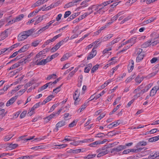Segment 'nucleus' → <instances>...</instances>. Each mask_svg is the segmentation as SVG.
<instances>
[{
    "label": "nucleus",
    "mask_w": 159,
    "mask_h": 159,
    "mask_svg": "<svg viewBox=\"0 0 159 159\" xmlns=\"http://www.w3.org/2000/svg\"><path fill=\"white\" fill-rule=\"evenodd\" d=\"M106 113L104 112L102 113L100 116L97 118V119L98 120H99L101 119L102 118H103L105 115Z\"/></svg>",
    "instance_id": "13d9d810"
},
{
    "label": "nucleus",
    "mask_w": 159,
    "mask_h": 159,
    "mask_svg": "<svg viewBox=\"0 0 159 159\" xmlns=\"http://www.w3.org/2000/svg\"><path fill=\"white\" fill-rule=\"evenodd\" d=\"M98 144H100V143H99V141H96L95 142L89 144V145L90 147H96V146Z\"/></svg>",
    "instance_id": "473e14b6"
},
{
    "label": "nucleus",
    "mask_w": 159,
    "mask_h": 159,
    "mask_svg": "<svg viewBox=\"0 0 159 159\" xmlns=\"http://www.w3.org/2000/svg\"><path fill=\"white\" fill-rule=\"evenodd\" d=\"M71 14V12L70 11H67L65 12L64 15V18H66L68 17Z\"/></svg>",
    "instance_id": "de8ad7c7"
},
{
    "label": "nucleus",
    "mask_w": 159,
    "mask_h": 159,
    "mask_svg": "<svg viewBox=\"0 0 159 159\" xmlns=\"http://www.w3.org/2000/svg\"><path fill=\"white\" fill-rule=\"evenodd\" d=\"M56 116V113H55L54 112H53L52 114L46 117V119H47L48 120H46V122H48L49 120H50L53 118L55 116Z\"/></svg>",
    "instance_id": "6ab92c4d"
},
{
    "label": "nucleus",
    "mask_w": 159,
    "mask_h": 159,
    "mask_svg": "<svg viewBox=\"0 0 159 159\" xmlns=\"http://www.w3.org/2000/svg\"><path fill=\"white\" fill-rule=\"evenodd\" d=\"M80 95V93L79 92V90L77 89L75 91L74 95H73V99H78Z\"/></svg>",
    "instance_id": "5701e85b"
},
{
    "label": "nucleus",
    "mask_w": 159,
    "mask_h": 159,
    "mask_svg": "<svg viewBox=\"0 0 159 159\" xmlns=\"http://www.w3.org/2000/svg\"><path fill=\"white\" fill-rule=\"evenodd\" d=\"M20 44V43H17L11 46L10 47V50H12L13 49L18 46Z\"/></svg>",
    "instance_id": "8fccbe9b"
},
{
    "label": "nucleus",
    "mask_w": 159,
    "mask_h": 159,
    "mask_svg": "<svg viewBox=\"0 0 159 159\" xmlns=\"http://www.w3.org/2000/svg\"><path fill=\"white\" fill-rule=\"evenodd\" d=\"M158 90H157V86L154 87L150 91V96H154Z\"/></svg>",
    "instance_id": "f8f14e48"
},
{
    "label": "nucleus",
    "mask_w": 159,
    "mask_h": 159,
    "mask_svg": "<svg viewBox=\"0 0 159 159\" xmlns=\"http://www.w3.org/2000/svg\"><path fill=\"white\" fill-rule=\"evenodd\" d=\"M49 83H47L43 86H42L41 88H40L38 90V92H40L42 90L47 89L48 87L49 86Z\"/></svg>",
    "instance_id": "2eb2a0df"
},
{
    "label": "nucleus",
    "mask_w": 159,
    "mask_h": 159,
    "mask_svg": "<svg viewBox=\"0 0 159 159\" xmlns=\"http://www.w3.org/2000/svg\"><path fill=\"white\" fill-rule=\"evenodd\" d=\"M25 60L22 59L20 60L18 62L14 64L12 66L13 69H14L19 66L20 65H23L24 64L26 63L25 61Z\"/></svg>",
    "instance_id": "20e7f679"
},
{
    "label": "nucleus",
    "mask_w": 159,
    "mask_h": 159,
    "mask_svg": "<svg viewBox=\"0 0 159 159\" xmlns=\"http://www.w3.org/2000/svg\"><path fill=\"white\" fill-rule=\"evenodd\" d=\"M143 77L140 78L139 75H138L135 79V80L136 83H138V84H140L143 80Z\"/></svg>",
    "instance_id": "b1692460"
},
{
    "label": "nucleus",
    "mask_w": 159,
    "mask_h": 159,
    "mask_svg": "<svg viewBox=\"0 0 159 159\" xmlns=\"http://www.w3.org/2000/svg\"><path fill=\"white\" fill-rule=\"evenodd\" d=\"M70 57V54L68 53H66L64 54L62 57L61 59V61H64L68 59Z\"/></svg>",
    "instance_id": "a211bd4d"
},
{
    "label": "nucleus",
    "mask_w": 159,
    "mask_h": 159,
    "mask_svg": "<svg viewBox=\"0 0 159 159\" xmlns=\"http://www.w3.org/2000/svg\"><path fill=\"white\" fill-rule=\"evenodd\" d=\"M152 41H153V39H152L151 40H149L145 42L141 45V47L144 48L148 47L151 45V43Z\"/></svg>",
    "instance_id": "4468645a"
},
{
    "label": "nucleus",
    "mask_w": 159,
    "mask_h": 159,
    "mask_svg": "<svg viewBox=\"0 0 159 159\" xmlns=\"http://www.w3.org/2000/svg\"><path fill=\"white\" fill-rule=\"evenodd\" d=\"M36 156L35 155H30V156L27 155V159H32L34 157H35Z\"/></svg>",
    "instance_id": "774afa93"
},
{
    "label": "nucleus",
    "mask_w": 159,
    "mask_h": 159,
    "mask_svg": "<svg viewBox=\"0 0 159 159\" xmlns=\"http://www.w3.org/2000/svg\"><path fill=\"white\" fill-rule=\"evenodd\" d=\"M18 97V96H16L13 97L10 99L6 104V106L7 107H8L12 104L16 100Z\"/></svg>",
    "instance_id": "423d86ee"
},
{
    "label": "nucleus",
    "mask_w": 159,
    "mask_h": 159,
    "mask_svg": "<svg viewBox=\"0 0 159 159\" xmlns=\"http://www.w3.org/2000/svg\"><path fill=\"white\" fill-rule=\"evenodd\" d=\"M54 96L52 95H51L48 96L46 98V101L48 102L51 100L52 98L54 97Z\"/></svg>",
    "instance_id": "6e6d98bb"
},
{
    "label": "nucleus",
    "mask_w": 159,
    "mask_h": 159,
    "mask_svg": "<svg viewBox=\"0 0 159 159\" xmlns=\"http://www.w3.org/2000/svg\"><path fill=\"white\" fill-rule=\"evenodd\" d=\"M5 111L4 109H2L0 110V116L2 115V116H3L6 114V113H4Z\"/></svg>",
    "instance_id": "bf43d9fd"
},
{
    "label": "nucleus",
    "mask_w": 159,
    "mask_h": 159,
    "mask_svg": "<svg viewBox=\"0 0 159 159\" xmlns=\"http://www.w3.org/2000/svg\"><path fill=\"white\" fill-rule=\"evenodd\" d=\"M155 19L153 18V17H152L151 18H150L148 19L146 21H143V22L142 23L143 25L147 24L150 23L153 21Z\"/></svg>",
    "instance_id": "4be33fe9"
},
{
    "label": "nucleus",
    "mask_w": 159,
    "mask_h": 159,
    "mask_svg": "<svg viewBox=\"0 0 159 159\" xmlns=\"http://www.w3.org/2000/svg\"><path fill=\"white\" fill-rule=\"evenodd\" d=\"M67 146L66 144H62L59 145H57L56 146H58L59 147L57 148L59 149L63 148H66Z\"/></svg>",
    "instance_id": "3c124183"
},
{
    "label": "nucleus",
    "mask_w": 159,
    "mask_h": 159,
    "mask_svg": "<svg viewBox=\"0 0 159 159\" xmlns=\"http://www.w3.org/2000/svg\"><path fill=\"white\" fill-rule=\"evenodd\" d=\"M62 85V84H61L60 86L54 89L53 90V92H55V93H57L59 91H60L61 87Z\"/></svg>",
    "instance_id": "e433bc0d"
},
{
    "label": "nucleus",
    "mask_w": 159,
    "mask_h": 159,
    "mask_svg": "<svg viewBox=\"0 0 159 159\" xmlns=\"http://www.w3.org/2000/svg\"><path fill=\"white\" fill-rule=\"evenodd\" d=\"M78 120L76 121L75 120H74L71 123L69 124V127H74V126L76 124V123Z\"/></svg>",
    "instance_id": "58836bf2"
},
{
    "label": "nucleus",
    "mask_w": 159,
    "mask_h": 159,
    "mask_svg": "<svg viewBox=\"0 0 159 159\" xmlns=\"http://www.w3.org/2000/svg\"><path fill=\"white\" fill-rule=\"evenodd\" d=\"M136 37H134L131 39H130L128 40L125 41L124 43H122L121 44V46H122L124 45H125L129 43H133V44H134L136 42Z\"/></svg>",
    "instance_id": "39448f33"
},
{
    "label": "nucleus",
    "mask_w": 159,
    "mask_h": 159,
    "mask_svg": "<svg viewBox=\"0 0 159 159\" xmlns=\"http://www.w3.org/2000/svg\"><path fill=\"white\" fill-rule=\"evenodd\" d=\"M27 113V111H23L20 114V118L22 119L24 117Z\"/></svg>",
    "instance_id": "a19ab883"
},
{
    "label": "nucleus",
    "mask_w": 159,
    "mask_h": 159,
    "mask_svg": "<svg viewBox=\"0 0 159 159\" xmlns=\"http://www.w3.org/2000/svg\"><path fill=\"white\" fill-rule=\"evenodd\" d=\"M30 45L28 44L25 45L23 47H22L18 51V52H19L20 53L24 52L27 51Z\"/></svg>",
    "instance_id": "9b49d317"
},
{
    "label": "nucleus",
    "mask_w": 159,
    "mask_h": 159,
    "mask_svg": "<svg viewBox=\"0 0 159 159\" xmlns=\"http://www.w3.org/2000/svg\"><path fill=\"white\" fill-rule=\"evenodd\" d=\"M120 39L121 38L120 37H118L117 38L114 39L112 41H111L110 43V45H112L116 43H117V42H118L120 40Z\"/></svg>",
    "instance_id": "7c9ffc66"
},
{
    "label": "nucleus",
    "mask_w": 159,
    "mask_h": 159,
    "mask_svg": "<svg viewBox=\"0 0 159 159\" xmlns=\"http://www.w3.org/2000/svg\"><path fill=\"white\" fill-rule=\"evenodd\" d=\"M144 54L138 55L136 59V62H139L142 61L144 57Z\"/></svg>",
    "instance_id": "dca6fc26"
},
{
    "label": "nucleus",
    "mask_w": 159,
    "mask_h": 159,
    "mask_svg": "<svg viewBox=\"0 0 159 159\" xmlns=\"http://www.w3.org/2000/svg\"><path fill=\"white\" fill-rule=\"evenodd\" d=\"M8 146L7 147V148L9 150H11L12 149H14L18 146V145L16 144H12L11 143L8 144Z\"/></svg>",
    "instance_id": "ddd939ff"
},
{
    "label": "nucleus",
    "mask_w": 159,
    "mask_h": 159,
    "mask_svg": "<svg viewBox=\"0 0 159 159\" xmlns=\"http://www.w3.org/2000/svg\"><path fill=\"white\" fill-rule=\"evenodd\" d=\"M23 14H20L15 18V21L17 22L21 20L24 17Z\"/></svg>",
    "instance_id": "412c9836"
},
{
    "label": "nucleus",
    "mask_w": 159,
    "mask_h": 159,
    "mask_svg": "<svg viewBox=\"0 0 159 159\" xmlns=\"http://www.w3.org/2000/svg\"><path fill=\"white\" fill-rule=\"evenodd\" d=\"M105 93V91L104 90H103L100 93L98 94L97 95L96 100L99 98L101 96L104 94Z\"/></svg>",
    "instance_id": "864d4df0"
},
{
    "label": "nucleus",
    "mask_w": 159,
    "mask_h": 159,
    "mask_svg": "<svg viewBox=\"0 0 159 159\" xmlns=\"http://www.w3.org/2000/svg\"><path fill=\"white\" fill-rule=\"evenodd\" d=\"M76 3L74 0H73L71 2H69L65 4L64 8H68L76 5Z\"/></svg>",
    "instance_id": "9d476101"
},
{
    "label": "nucleus",
    "mask_w": 159,
    "mask_h": 159,
    "mask_svg": "<svg viewBox=\"0 0 159 159\" xmlns=\"http://www.w3.org/2000/svg\"><path fill=\"white\" fill-rule=\"evenodd\" d=\"M10 135H7L5 136L3 139L4 140L5 142H7L9 140L12 138V136L10 137Z\"/></svg>",
    "instance_id": "ea45409f"
},
{
    "label": "nucleus",
    "mask_w": 159,
    "mask_h": 159,
    "mask_svg": "<svg viewBox=\"0 0 159 159\" xmlns=\"http://www.w3.org/2000/svg\"><path fill=\"white\" fill-rule=\"evenodd\" d=\"M130 149H128L124 150L122 152V154H126L130 152Z\"/></svg>",
    "instance_id": "0e129e2a"
},
{
    "label": "nucleus",
    "mask_w": 159,
    "mask_h": 159,
    "mask_svg": "<svg viewBox=\"0 0 159 159\" xmlns=\"http://www.w3.org/2000/svg\"><path fill=\"white\" fill-rule=\"evenodd\" d=\"M96 155V154H89L85 157L84 158L86 159H90L95 157Z\"/></svg>",
    "instance_id": "72a5a7b5"
},
{
    "label": "nucleus",
    "mask_w": 159,
    "mask_h": 159,
    "mask_svg": "<svg viewBox=\"0 0 159 159\" xmlns=\"http://www.w3.org/2000/svg\"><path fill=\"white\" fill-rule=\"evenodd\" d=\"M38 61V59L35 62L34 64L37 65H44L47 63L49 62L48 60V57L46 59L42 60L39 62L37 63V61Z\"/></svg>",
    "instance_id": "7ed1b4c3"
},
{
    "label": "nucleus",
    "mask_w": 159,
    "mask_h": 159,
    "mask_svg": "<svg viewBox=\"0 0 159 159\" xmlns=\"http://www.w3.org/2000/svg\"><path fill=\"white\" fill-rule=\"evenodd\" d=\"M152 84H148L146 85L144 87V90H145V91L147 92L148 90L152 86Z\"/></svg>",
    "instance_id": "4c0bfd02"
},
{
    "label": "nucleus",
    "mask_w": 159,
    "mask_h": 159,
    "mask_svg": "<svg viewBox=\"0 0 159 159\" xmlns=\"http://www.w3.org/2000/svg\"><path fill=\"white\" fill-rule=\"evenodd\" d=\"M113 2V1H108L106 2H105L102 3V5H104V7L107 6V5L110 4L111 3Z\"/></svg>",
    "instance_id": "a18cd8bd"
},
{
    "label": "nucleus",
    "mask_w": 159,
    "mask_h": 159,
    "mask_svg": "<svg viewBox=\"0 0 159 159\" xmlns=\"http://www.w3.org/2000/svg\"><path fill=\"white\" fill-rule=\"evenodd\" d=\"M26 91V89H21L17 93V94H18V96H20L22 94H23L25 91Z\"/></svg>",
    "instance_id": "79ce46f5"
},
{
    "label": "nucleus",
    "mask_w": 159,
    "mask_h": 159,
    "mask_svg": "<svg viewBox=\"0 0 159 159\" xmlns=\"http://www.w3.org/2000/svg\"><path fill=\"white\" fill-rule=\"evenodd\" d=\"M134 66V62L133 60H131L128 66V70L129 72L132 71Z\"/></svg>",
    "instance_id": "0eeeda50"
},
{
    "label": "nucleus",
    "mask_w": 159,
    "mask_h": 159,
    "mask_svg": "<svg viewBox=\"0 0 159 159\" xmlns=\"http://www.w3.org/2000/svg\"><path fill=\"white\" fill-rule=\"evenodd\" d=\"M99 65L98 64H96L91 69V73H93L94 72L97 70L98 69Z\"/></svg>",
    "instance_id": "cd10ccee"
},
{
    "label": "nucleus",
    "mask_w": 159,
    "mask_h": 159,
    "mask_svg": "<svg viewBox=\"0 0 159 159\" xmlns=\"http://www.w3.org/2000/svg\"><path fill=\"white\" fill-rule=\"evenodd\" d=\"M143 49L141 48H138L136 49L135 52H137L138 55L144 54V52H142Z\"/></svg>",
    "instance_id": "c756f323"
},
{
    "label": "nucleus",
    "mask_w": 159,
    "mask_h": 159,
    "mask_svg": "<svg viewBox=\"0 0 159 159\" xmlns=\"http://www.w3.org/2000/svg\"><path fill=\"white\" fill-rule=\"evenodd\" d=\"M95 56L93 54H92L91 53H90L89 54L88 56L87 57V59L88 60H90L93 58Z\"/></svg>",
    "instance_id": "680f3d73"
},
{
    "label": "nucleus",
    "mask_w": 159,
    "mask_h": 159,
    "mask_svg": "<svg viewBox=\"0 0 159 159\" xmlns=\"http://www.w3.org/2000/svg\"><path fill=\"white\" fill-rule=\"evenodd\" d=\"M41 105V103L40 102H39L38 103H36L33 106L35 108V109H36L40 106Z\"/></svg>",
    "instance_id": "338daca9"
},
{
    "label": "nucleus",
    "mask_w": 159,
    "mask_h": 159,
    "mask_svg": "<svg viewBox=\"0 0 159 159\" xmlns=\"http://www.w3.org/2000/svg\"><path fill=\"white\" fill-rule=\"evenodd\" d=\"M126 148L125 146L122 145H119L116 147L112 148L111 149V153L115 152V153L118 152H119Z\"/></svg>",
    "instance_id": "f03ea898"
},
{
    "label": "nucleus",
    "mask_w": 159,
    "mask_h": 159,
    "mask_svg": "<svg viewBox=\"0 0 159 159\" xmlns=\"http://www.w3.org/2000/svg\"><path fill=\"white\" fill-rule=\"evenodd\" d=\"M34 83V80H31L28 83H27L25 85V87L26 88H27L31 86Z\"/></svg>",
    "instance_id": "f704fd0d"
},
{
    "label": "nucleus",
    "mask_w": 159,
    "mask_h": 159,
    "mask_svg": "<svg viewBox=\"0 0 159 159\" xmlns=\"http://www.w3.org/2000/svg\"><path fill=\"white\" fill-rule=\"evenodd\" d=\"M61 16L62 14H58L56 18V20L57 21H59L61 19Z\"/></svg>",
    "instance_id": "69168bd1"
},
{
    "label": "nucleus",
    "mask_w": 159,
    "mask_h": 159,
    "mask_svg": "<svg viewBox=\"0 0 159 159\" xmlns=\"http://www.w3.org/2000/svg\"><path fill=\"white\" fill-rule=\"evenodd\" d=\"M120 99H121V97H118V98H117L116 99L115 102L113 103V106H114V105H115L116 104H117L118 103V102L120 100Z\"/></svg>",
    "instance_id": "09e8293b"
},
{
    "label": "nucleus",
    "mask_w": 159,
    "mask_h": 159,
    "mask_svg": "<svg viewBox=\"0 0 159 159\" xmlns=\"http://www.w3.org/2000/svg\"><path fill=\"white\" fill-rule=\"evenodd\" d=\"M113 36V34H109L107 35L104 37L102 40V41H105L107 40L108 39H111Z\"/></svg>",
    "instance_id": "a878e982"
},
{
    "label": "nucleus",
    "mask_w": 159,
    "mask_h": 159,
    "mask_svg": "<svg viewBox=\"0 0 159 159\" xmlns=\"http://www.w3.org/2000/svg\"><path fill=\"white\" fill-rule=\"evenodd\" d=\"M41 41V40H38L35 41H34L33 43H32L31 44V45L32 46L36 47L39 44V43Z\"/></svg>",
    "instance_id": "2f4dec72"
},
{
    "label": "nucleus",
    "mask_w": 159,
    "mask_h": 159,
    "mask_svg": "<svg viewBox=\"0 0 159 159\" xmlns=\"http://www.w3.org/2000/svg\"><path fill=\"white\" fill-rule=\"evenodd\" d=\"M120 120H118L116 122H113L111 123V125H112V126L116 127L117 125H119L120 124L119 122Z\"/></svg>",
    "instance_id": "5fc2aeb1"
},
{
    "label": "nucleus",
    "mask_w": 159,
    "mask_h": 159,
    "mask_svg": "<svg viewBox=\"0 0 159 159\" xmlns=\"http://www.w3.org/2000/svg\"><path fill=\"white\" fill-rule=\"evenodd\" d=\"M63 42L59 41L58 43H57L56 45L52 48L51 51L52 52H54L57 50L62 44Z\"/></svg>",
    "instance_id": "6e6552de"
},
{
    "label": "nucleus",
    "mask_w": 159,
    "mask_h": 159,
    "mask_svg": "<svg viewBox=\"0 0 159 159\" xmlns=\"http://www.w3.org/2000/svg\"><path fill=\"white\" fill-rule=\"evenodd\" d=\"M117 133L115 132L114 130L110 131L107 133V135L109 137H111L114 135H116Z\"/></svg>",
    "instance_id": "bb28decb"
},
{
    "label": "nucleus",
    "mask_w": 159,
    "mask_h": 159,
    "mask_svg": "<svg viewBox=\"0 0 159 159\" xmlns=\"http://www.w3.org/2000/svg\"><path fill=\"white\" fill-rule=\"evenodd\" d=\"M44 53H45V51H44L40 52L36 55L35 57V59H36V58H39L40 55Z\"/></svg>",
    "instance_id": "49530a36"
},
{
    "label": "nucleus",
    "mask_w": 159,
    "mask_h": 159,
    "mask_svg": "<svg viewBox=\"0 0 159 159\" xmlns=\"http://www.w3.org/2000/svg\"><path fill=\"white\" fill-rule=\"evenodd\" d=\"M19 52H18V51H16L14 52L12 55L9 57L8 58L10 59L11 58L15 57L18 54Z\"/></svg>",
    "instance_id": "4d7b16f0"
},
{
    "label": "nucleus",
    "mask_w": 159,
    "mask_h": 159,
    "mask_svg": "<svg viewBox=\"0 0 159 159\" xmlns=\"http://www.w3.org/2000/svg\"><path fill=\"white\" fill-rule=\"evenodd\" d=\"M80 152H81L80 149H70L69 152H70L75 154L78 153Z\"/></svg>",
    "instance_id": "393cba45"
},
{
    "label": "nucleus",
    "mask_w": 159,
    "mask_h": 159,
    "mask_svg": "<svg viewBox=\"0 0 159 159\" xmlns=\"http://www.w3.org/2000/svg\"><path fill=\"white\" fill-rule=\"evenodd\" d=\"M35 29H32L30 30L23 31L20 33L18 35V40L20 41L27 39L29 36L32 35L35 32Z\"/></svg>",
    "instance_id": "f257e3e1"
},
{
    "label": "nucleus",
    "mask_w": 159,
    "mask_h": 159,
    "mask_svg": "<svg viewBox=\"0 0 159 159\" xmlns=\"http://www.w3.org/2000/svg\"><path fill=\"white\" fill-rule=\"evenodd\" d=\"M87 104V103L85 102L82 106L80 112H81L82 111H83L86 107Z\"/></svg>",
    "instance_id": "e2e57ef3"
},
{
    "label": "nucleus",
    "mask_w": 159,
    "mask_h": 159,
    "mask_svg": "<svg viewBox=\"0 0 159 159\" xmlns=\"http://www.w3.org/2000/svg\"><path fill=\"white\" fill-rule=\"evenodd\" d=\"M22 55L21 54L20 55L17 56L15 59H12L10 61L8 62L6 64V65H8L9 64H10L11 63H12V62L14 61L18 60L21 58L22 57Z\"/></svg>",
    "instance_id": "aec40b11"
},
{
    "label": "nucleus",
    "mask_w": 159,
    "mask_h": 159,
    "mask_svg": "<svg viewBox=\"0 0 159 159\" xmlns=\"http://www.w3.org/2000/svg\"><path fill=\"white\" fill-rule=\"evenodd\" d=\"M147 142L144 141L139 142L137 143L138 146H144L147 145Z\"/></svg>",
    "instance_id": "c9c22d12"
},
{
    "label": "nucleus",
    "mask_w": 159,
    "mask_h": 159,
    "mask_svg": "<svg viewBox=\"0 0 159 159\" xmlns=\"http://www.w3.org/2000/svg\"><path fill=\"white\" fill-rule=\"evenodd\" d=\"M158 61V58L157 57H153L151 60L150 62L152 63H153Z\"/></svg>",
    "instance_id": "052dcab7"
},
{
    "label": "nucleus",
    "mask_w": 159,
    "mask_h": 159,
    "mask_svg": "<svg viewBox=\"0 0 159 159\" xmlns=\"http://www.w3.org/2000/svg\"><path fill=\"white\" fill-rule=\"evenodd\" d=\"M20 112V111H18L16 112L15 114L13 116L12 118H11V120H14L15 119L17 118L19 116Z\"/></svg>",
    "instance_id": "c03bdc74"
},
{
    "label": "nucleus",
    "mask_w": 159,
    "mask_h": 159,
    "mask_svg": "<svg viewBox=\"0 0 159 159\" xmlns=\"http://www.w3.org/2000/svg\"><path fill=\"white\" fill-rule=\"evenodd\" d=\"M111 49L110 48H108L104 49L103 51V53L104 54L106 53H108V55H110L111 53V52H109L108 51L111 50Z\"/></svg>",
    "instance_id": "c85d7f7f"
},
{
    "label": "nucleus",
    "mask_w": 159,
    "mask_h": 159,
    "mask_svg": "<svg viewBox=\"0 0 159 159\" xmlns=\"http://www.w3.org/2000/svg\"><path fill=\"white\" fill-rule=\"evenodd\" d=\"M97 48V46H95L92 49L91 52H90L92 54H93V55L95 56L97 54V51L95 49L96 48Z\"/></svg>",
    "instance_id": "37998d69"
},
{
    "label": "nucleus",
    "mask_w": 159,
    "mask_h": 159,
    "mask_svg": "<svg viewBox=\"0 0 159 159\" xmlns=\"http://www.w3.org/2000/svg\"><path fill=\"white\" fill-rule=\"evenodd\" d=\"M66 125V122L63 120H61L56 125V129L57 131L58 130V128L61 127Z\"/></svg>",
    "instance_id": "1a4fd4ad"
},
{
    "label": "nucleus",
    "mask_w": 159,
    "mask_h": 159,
    "mask_svg": "<svg viewBox=\"0 0 159 159\" xmlns=\"http://www.w3.org/2000/svg\"><path fill=\"white\" fill-rule=\"evenodd\" d=\"M20 86H21L20 85H18L16 87H15L14 89L12 90L11 91V93H12L13 91H15V92H16V91H17L19 89H20Z\"/></svg>",
    "instance_id": "603ef678"
},
{
    "label": "nucleus",
    "mask_w": 159,
    "mask_h": 159,
    "mask_svg": "<svg viewBox=\"0 0 159 159\" xmlns=\"http://www.w3.org/2000/svg\"><path fill=\"white\" fill-rule=\"evenodd\" d=\"M144 87V84H142L140 86H139L137 89H135L133 91V93H135L138 92H139L141 89Z\"/></svg>",
    "instance_id": "f3484780"
}]
</instances>
